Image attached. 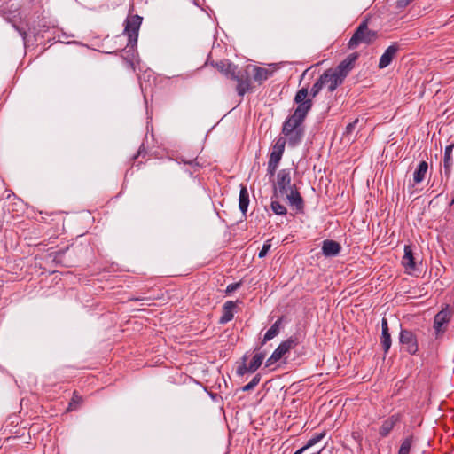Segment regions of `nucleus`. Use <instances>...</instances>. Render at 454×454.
Here are the masks:
<instances>
[{
	"instance_id": "8",
	"label": "nucleus",
	"mask_w": 454,
	"mask_h": 454,
	"mask_svg": "<svg viewBox=\"0 0 454 454\" xmlns=\"http://www.w3.org/2000/svg\"><path fill=\"white\" fill-rule=\"evenodd\" d=\"M399 341L405 347V349L409 354L415 355L418 352V340L413 332L407 329H402L399 334Z\"/></svg>"
},
{
	"instance_id": "12",
	"label": "nucleus",
	"mask_w": 454,
	"mask_h": 454,
	"mask_svg": "<svg viewBox=\"0 0 454 454\" xmlns=\"http://www.w3.org/2000/svg\"><path fill=\"white\" fill-rule=\"evenodd\" d=\"M215 67L219 72L224 74L227 78L232 80L237 78V73L239 72L238 67L228 60H221L215 64Z\"/></svg>"
},
{
	"instance_id": "14",
	"label": "nucleus",
	"mask_w": 454,
	"mask_h": 454,
	"mask_svg": "<svg viewBox=\"0 0 454 454\" xmlns=\"http://www.w3.org/2000/svg\"><path fill=\"white\" fill-rule=\"evenodd\" d=\"M341 247L340 243L332 239H325L322 244V253L326 257L336 256L340 254Z\"/></svg>"
},
{
	"instance_id": "26",
	"label": "nucleus",
	"mask_w": 454,
	"mask_h": 454,
	"mask_svg": "<svg viewBox=\"0 0 454 454\" xmlns=\"http://www.w3.org/2000/svg\"><path fill=\"white\" fill-rule=\"evenodd\" d=\"M380 344L384 353L387 354L389 351L392 344V339L389 332H381Z\"/></svg>"
},
{
	"instance_id": "37",
	"label": "nucleus",
	"mask_w": 454,
	"mask_h": 454,
	"mask_svg": "<svg viewBox=\"0 0 454 454\" xmlns=\"http://www.w3.org/2000/svg\"><path fill=\"white\" fill-rule=\"evenodd\" d=\"M381 328L382 332H389L387 320L385 317L381 321Z\"/></svg>"
},
{
	"instance_id": "38",
	"label": "nucleus",
	"mask_w": 454,
	"mask_h": 454,
	"mask_svg": "<svg viewBox=\"0 0 454 454\" xmlns=\"http://www.w3.org/2000/svg\"><path fill=\"white\" fill-rule=\"evenodd\" d=\"M356 123H357V120L355 121L354 122H351V123L348 124V126H347V132H351L354 129V128H355Z\"/></svg>"
},
{
	"instance_id": "31",
	"label": "nucleus",
	"mask_w": 454,
	"mask_h": 454,
	"mask_svg": "<svg viewBox=\"0 0 454 454\" xmlns=\"http://www.w3.org/2000/svg\"><path fill=\"white\" fill-rule=\"evenodd\" d=\"M285 145H286V139L283 138V137H279L276 141V143H275V145H274V146L272 148V151L273 152H278L279 153L283 154L284 153V150H285Z\"/></svg>"
},
{
	"instance_id": "3",
	"label": "nucleus",
	"mask_w": 454,
	"mask_h": 454,
	"mask_svg": "<svg viewBox=\"0 0 454 454\" xmlns=\"http://www.w3.org/2000/svg\"><path fill=\"white\" fill-rule=\"evenodd\" d=\"M453 314V308L446 305L434 316L433 328L437 339L442 336L443 333L447 331L448 325L452 319Z\"/></svg>"
},
{
	"instance_id": "10",
	"label": "nucleus",
	"mask_w": 454,
	"mask_h": 454,
	"mask_svg": "<svg viewBox=\"0 0 454 454\" xmlns=\"http://www.w3.org/2000/svg\"><path fill=\"white\" fill-rule=\"evenodd\" d=\"M402 419L401 413H395L384 419L379 428V434L380 437L385 438L389 435L394 427Z\"/></svg>"
},
{
	"instance_id": "7",
	"label": "nucleus",
	"mask_w": 454,
	"mask_h": 454,
	"mask_svg": "<svg viewBox=\"0 0 454 454\" xmlns=\"http://www.w3.org/2000/svg\"><path fill=\"white\" fill-rule=\"evenodd\" d=\"M358 59V53H351L344 59L333 71L338 74L342 82L354 68L355 64Z\"/></svg>"
},
{
	"instance_id": "40",
	"label": "nucleus",
	"mask_w": 454,
	"mask_h": 454,
	"mask_svg": "<svg viewBox=\"0 0 454 454\" xmlns=\"http://www.w3.org/2000/svg\"><path fill=\"white\" fill-rule=\"evenodd\" d=\"M17 30L19 31V33H20L23 37H25V35H26V32H25V31H22V30H20V29H19V28H17Z\"/></svg>"
},
{
	"instance_id": "41",
	"label": "nucleus",
	"mask_w": 454,
	"mask_h": 454,
	"mask_svg": "<svg viewBox=\"0 0 454 454\" xmlns=\"http://www.w3.org/2000/svg\"><path fill=\"white\" fill-rule=\"evenodd\" d=\"M323 449H324V448H322V449H320L318 451L314 452V453H311V454H320V453L322 452Z\"/></svg>"
},
{
	"instance_id": "32",
	"label": "nucleus",
	"mask_w": 454,
	"mask_h": 454,
	"mask_svg": "<svg viewBox=\"0 0 454 454\" xmlns=\"http://www.w3.org/2000/svg\"><path fill=\"white\" fill-rule=\"evenodd\" d=\"M323 84L321 83V81L318 79L312 86L310 90V96L311 98H315L320 90L323 89Z\"/></svg>"
},
{
	"instance_id": "9",
	"label": "nucleus",
	"mask_w": 454,
	"mask_h": 454,
	"mask_svg": "<svg viewBox=\"0 0 454 454\" xmlns=\"http://www.w3.org/2000/svg\"><path fill=\"white\" fill-rule=\"evenodd\" d=\"M319 80L321 81L323 87L326 88L330 92L334 91L337 87L343 82L338 74L333 71V68H329L325 71L323 74L320 75Z\"/></svg>"
},
{
	"instance_id": "2",
	"label": "nucleus",
	"mask_w": 454,
	"mask_h": 454,
	"mask_svg": "<svg viewBox=\"0 0 454 454\" xmlns=\"http://www.w3.org/2000/svg\"><path fill=\"white\" fill-rule=\"evenodd\" d=\"M378 37L376 31L372 30L368 27L367 20L363 21L356 29L352 37L348 43L349 49L353 50L357 48L361 44H371Z\"/></svg>"
},
{
	"instance_id": "22",
	"label": "nucleus",
	"mask_w": 454,
	"mask_h": 454,
	"mask_svg": "<svg viewBox=\"0 0 454 454\" xmlns=\"http://www.w3.org/2000/svg\"><path fill=\"white\" fill-rule=\"evenodd\" d=\"M239 207L243 214H246L249 205V194L246 186H241L239 192Z\"/></svg>"
},
{
	"instance_id": "30",
	"label": "nucleus",
	"mask_w": 454,
	"mask_h": 454,
	"mask_svg": "<svg viewBox=\"0 0 454 454\" xmlns=\"http://www.w3.org/2000/svg\"><path fill=\"white\" fill-rule=\"evenodd\" d=\"M261 376L259 374H256L249 383H247L242 387V390L247 392L254 389L259 384Z\"/></svg>"
},
{
	"instance_id": "28",
	"label": "nucleus",
	"mask_w": 454,
	"mask_h": 454,
	"mask_svg": "<svg viewBox=\"0 0 454 454\" xmlns=\"http://www.w3.org/2000/svg\"><path fill=\"white\" fill-rule=\"evenodd\" d=\"M82 403V397L76 391L74 392L73 397L68 404V411L77 410Z\"/></svg>"
},
{
	"instance_id": "19",
	"label": "nucleus",
	"mask_w": 454,
	"mask_h": 454,
	"mask_svg": "<svg viewBox=\"0 0 454 454\" xmlns=\"http://www.w3.org/2000/svg\"><path fill=\"white\" fill-rule=\"evenodd\" d=\"M235 307L236 303L232 301H228L223 304V315L219 320L221 324L228 323L233 318V309H235Z\"/></svg>"
},
{
	"instance_id": "42",
	"label": "nucleus",
	"mask_w": 454,
	"mask_h": 454,
	"mask_svg": "<svg viewBox=\"0 0 454 454\" xmlns=\"http://www.w3.org/2000/svg\"><path fill=\"white\" fill-rule=\"evenodd\" d=\"M454 205V198L451 200L450 203V206H452Z\"/></svg>"
},
{
	"instance_id": "20",
	"label": "nucleus",
	"mask_w": 454,
	"mask_h": 454,
	"mask_svg": "<svg viewBox=\"0 0 454 454\" xmlns=\"http://www.w3.org/2000/svg\"><path fill=\"white\" fill-rule=\"evenodd\" d=\"M428 165L426 161H420L413 173L414 184H420L426 177L427 173Z\"/></svg>"
},
{
	"instance_id": "6",
	"label": "nucleus",
	"mask_w": 454,
	"mask_h": 454,
	"mask_svg": "<svg viewBox=\"0 0 454 454\" xmlns=\"http://www.w3.org/2000/svg\"><path fill=\"white\" fill-rule=\"evenodd\" d=\"M294 185L291 184V172L290 169H281L277 175V182L274 185L275 196H284L289 190L293 189Z\"/></svg>"
},
{
	"instance_id": "35",
	"label": "nucleus",
	"mask_w": 454,
	"mask_h": 454,
	"mask_svg": "<svg viewBox=\"0 0 454 454\" xmlns=\"http://www.w3.org/2000/svg\"><path fill=\"white\" fill-rule=\"evenodd\" d=\"M241 286V282H237V283H232V284H230L227 286L226 287V294H231L234 291H236L237 289H239Z\"/></svg>"
},
{
	"instance_id": "29",
	"label": "nucleus",
	"mask_w": 454,
	"mask_h": 454,
	"mask_svg": "<svg viewBox=\"0 0 454 454\" xmlns=\"http://www.w3.org/2000/svg\"><path fill=\"white\" fill-rule=\"evenodd\" d=\"M271 209L276 215H283L286 214V207L276 200L271 202Z\"/></svg>"
},
{
	"instance_id": "15",
	"label": "nucleus",
	"mask_w": 454,
	"mask_h": 454,
	"mask_svg": "<svg viewBox=\"0 0 454 454\" xmlns=\"http://www.w3.org/2000/svg\"><path fill=\"white\" fill-rule=\"evenodd\" d=\"M284 195H286L288 203L297 210H301L303 208V200L295 187L289 190L286 193H284Z\"/></svg>"
},
{
	"instance_id": "21",
	"label": "nucleus",
	"mask_w": 454,
	"mask_h": 454,
	"mask_svg": "<svg viewBox=\"0 0 454 454\" xmlns=\"http://www.w3.org/2000/svg\"><path fill=\"white\" fill-rule=\"evenodd\" d=\"M325 432L313 435L303 447L296 450L294 454H303L307 450H309V448L322 441L325 438Z\"/></svg>"
},
{
	"instance_id": "17",
	"label": "nucleus",
	"mask_w": 454,
	"mask_h": 454,
	"mask_svg": "<svg viewBox=\"0 0 454 454\" xmlns=\"http://www.w3.org/2000/svg\"><path fill=\"white\" fill-rule=\"evenodd\" d=\"M272 74L273 71L269 68L261 67L257 66L253 67V78L255 82H259L260 84L266 81L267 79H269V77H270Z\"/></svg>"
},
{
	"instance_id": "11",
	"label": "nucleus",
	"mask_w": 454,
	"mask_h": 454,
	"mask_svg": "<svg viewBox=\"0 0 454 454\" xmlns=\"http://www.w3.org/2000/svg\"><path fill=\"white\" fill-rule=\"evenodd\" d=\"M237 82L236 90L239 96L243 97L251 88V82L247 73L243 74L240 71L237 73V78H232Z\"/></svg>"
},
{
	"instance_id": "1",
	"label": "nucleus",
	"mask_w": 454,
	"mask_h": 454,
	"mask_svg": "<svg viewBox=\"0 0 454 454\" xmlns=\"http://www.w3.org/2000/svg\"><path fill=\"white\" fill-rule=\"evenodd\" d=\"M308 96L309 91L307 88H301L297 91L294 102L298 106L294 114L285 121L282 134L303 129L302 123L312 107V100L308 98Z\"/></svg>"
},
{
	"instance_id": "36",
	"label": "nucleus",
	"mask_w": 454,
	"mask_h": 454,
	"mask_svg": "<svg viewBox=\"0 0 454 454\" xmlns=\"http://www.w3.org/2000/svg\"><path fill=\"white\" fill-rule=\"evenodd\" d=\"M278 165H276V164H272V163H270L268 162V168H267V171H268V174L270 175V176H273L275 175V172L278 168Z\"/></svg>"
},
{
	"instance_id": "39",
	"label": "nucleus",
	"mask_w": 454,
	"mask_h": 454,
	"mask_svg": "<svg viewBox=\"0 0 454 454\" xmlns=\"http://www.w3.org/2000/svg\"><path fill=\"white\" fill-rule=\"evenodd\" d=\"M247 372H248V370H244V365L238 369V373L240 374V375L245 374Z\"/></svg>"
},
{
	"instance_id": "13",
	"label": "nucleus",
	"mask_w": 454,
	"mask_h": 454,
	"mask_svg": "<svg viewBox=\"0 0 454 454\" xmlns=\"http://www.w3.org/2000/svg\"><path fill=\"white\" fill-rule=\"evenodd\" d=\"M399 47L396 43L391 44L387 48L384 53L380 58L379 61V68L383 69L389 66L397 53Z\"/></svg>"
},
{
	"instance_id": "24",
	"label": "nucleus",
	"mask_w": 454,
	"mask_h": 454,
	"mask_svg": "<svg viewBox=\"0 0 454 454\" xmlns=\"http://www.w3.org/2000/svg\"><path fill=\"white\" fill-rule=\"evenodd\" d=\"M281 322H282V319L279 318L270 326V328L266 332V333L263 337L262 344L272 340L274 337H276L279 333Z\"/></svg>"
},
{
	"instance_id": "33",
	"label": "nucleus",
	"mask_w": 454,
	"mask_h": 454,
	"mask_svg": "<svg viewBox=\"0 0 454 454\" xmlns=\"http://www.w3.org/2000/svg\"><path fill=\"white\" fill-rule=\"evenodd\" d=\"M271 247V240L268 239L264 242L261 251L259 252V258H263L267 255L268 252L270 251Z\"/></svg>"
},
{
	"instance_id": "18",
	"label": "nucleus",
	"mask_w": 454,
	"mask_h": 454,
	"mask_svg": "<svg viewBox=\"0 0 454 454\" xmlns=\"http://www.w3.org/2000/svg\"><path fill=\"white\" fill-rule=\"evenodd\" d=\"M283 135L286 137L289 146L294 147L301 142L304 136V129L286 132Z\"/></svg>"
},
{
	"instance_id": "23",
	"label": "nucleus",
	"mask_w": 454,
	"mask_h": 454,
	"mask_svg": "<svg viewBox=\"0 0 454 454\" xmlns=\"http://www.w3.org/2000/svg\"><path fill=\"white\" fill-rule=\"evenodd\" d=\"M265 357L263 353H256L248 366L244 365V370H248L249 372H254L262 364V361Z\"/></svg>"
},
{
	"instance_id": "34",
	"label": "nucleus",
	"mask_w": 454,
	"mask_h": 454,
	"mask_svg": "<svg viewBox=\"0 0 454 454\" xmlns=\"http://www.w3.org/2000/svg\"><path fill=\"white\" fill-rule=\"evenodd\" d=\"M282 155L283 154L279 153L278 152L272 151L270 154L269 162L272 163V164L278 165V163L282 158Z\"/></svg>"
},
{
	"instance_id": "16",
	"label": "nucleus",
	"mask_w": 454,
	"mask_h": 454,
	"mask_svg": "<svg viewBox=\"0 0 454 454\" xmlns=\"http://www.w3.org/2000/svg\"><path fill=\"white\" fill-rule=\"evenodd\" d=\"M402 264L407 270H414L416 269L413 252L411 247L409 245L404 247V254L402 258Z\"/></svg>"
},
{
	"instance_id": "27",
	"label": "nucleus",
	"mask_w": 454,
	"mask_h": 454,
	"mask_svg": "<svg viewBox=\"0 0 454 454\" xmlns=\"http://www.w3.org/2000/svg\"><path fill=\"white\" fill-rule=\"evenodd\" d=\"M413 443V437L408 436L401 443L398 454H410Z\"/></svg>"
},
{
	"instance_id": "5",
	"label": "nucleus",
	"mask_w": 454,
	"mask_h": 454,
	"mask_svg": "<svg viewBox=\"0 0 454 454\" xmlns=\"http://www.w3.org/2000/svg\"><path fill=\"white\" fill-rule=\"evenodd\" d=\"M298 345V340L296 337H290L285 341L281 342L279 346L275 349L272 355L267 359L266 366H271L278 361H279L285 354L289 350L294 348Z\"/></svg>"
},
{
	"instance_id": "4",
	"label": "nucleus",
	"mask_w": 454,
	"mask_h": 454,
	"mask_svg": "<svg viewBox=\"0 0 454 454\" xmlns=\"http://www.w3.org/2000/svg\"><path fill=\"white\" fill-rule=\"evenodd\" d=\"M142 23V17L139 15H133L128 17L125 20L124 34L128 36L127 47H130L131 50L137 46L138 31Z\"/></svg>"
},
{
	"instance_id": "25",
	"label": "nucleus",
	"mask_w": 454,
	"mask_h": 454,
	"mask_svg": "<svg viewBox=\"0 0 454 454\" xmlns=\"http://www.w3.org/2000/svg\"><path fill=\"white\" fill-rule=\"evenodd\" d=\"M453 149H454V144L450 145H448L445 148L444 158H443V164H444L445 173H450V168H451V166H452V156H451V153H452Z\"/></svg>"
}]
</instances>
